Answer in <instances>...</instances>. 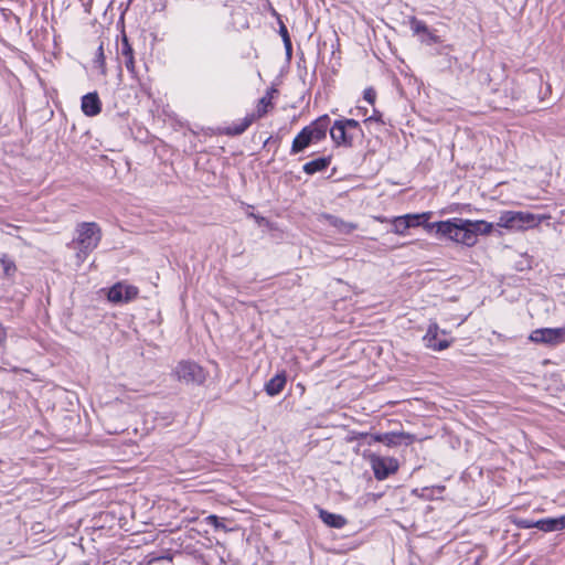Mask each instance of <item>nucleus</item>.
Here are the masks:
<instances>
[{"label": "nucleus", "mask_w": 565, "mask_h": 565, "mask_svg": "<svg viewBox=\"0 0 565 565\" xmlns=\"http://www.w3.org/2000/svg\"><path fill=\"white\" fill-rule=\"evenodd\" d=\"M205 522L207 524H211L215 527V530H223L225 532L228 531V529L225 526V524L220 520L218 516L214 515V514H211L209 516H206L205 519Z\"/></svg>", "instance_id": "26"}, {"label": "nucleus", "mask_w": 565, "mask_h": 565, "mask_svg": "<svg viewBox=\"0 0 565 565\" xmlns=\"http://www.w3.org/2000/svg\"><path fill=\"white\" fill-rule=\"evenodd\" d=\"M0 262L3 265V270L6 275H11V273L15 270L14 263L10 260L6 255H3L0 258Z\"/></svg>", "instance_id": "30"}, {"label": "nucleus", "mask_w": 565, "mask_h": 565, "mask_svg": "<svg viewBox=\"0 0 565 565\" xmlns=\"http://www.w3.org/2000/svg\"><path fill=\"white\" fill-rule=\"evenodd\" d=\"M363 97L369 104L373 105L375 103L376 92L374 88L367 87L363 93Z\"/></svg>", "instance_id": "32"}, {"label": "nucleus", "mask_w": 565, "mask_h": 565, "mask_svg": "<svg viewBox=\"0 0 565 565\" xmlns=\"http://www.w3.org/2000/svg\"><path fill=\"white\" fill-rule=\"evenodd\" d=\"M536 529L543 532L562 531L565 529V516L537 520Z\"/></svg>", "instance_id": "16"}, {"label": "nucleus", "mask_w": 565, "mask_h": 565, "mask_svg": "<svg viewBox=\"0 0 565 565\" xmlns=\"http://www.w3.org/2000/svg\"><path fill=\"white\" fill-rule=\"evenodd\" d=\"M404 440H408V443H412L413 438L411 435L405 433H385L383 434V444H385L388 447L398 446Z\"/></svg>", "instance_id": "23"}, {"label": "nucleus", "mask_w": 565, "mask_h": 565, "mask_svg": "<svg viewBox=\"0 0 565 565\" xmlns=\"http://www.w3.org/2000/svg\"><path fill=\"white\" fill-rule=\"evenodd\" d=\"M439 327L437 323H430L426 334L424 335V342L427 348L441 351L449 347L450 342L446 339H438Z\"/></svg>", "instance_id": "11"}, {"label": "nucleus", "mask_w": 565, "mask_h": 565, "mask_svg": "<svg viewBox=\"0 0 565 565\" xmlns=\"http://www.w3.org/2000/svg\"><path fill=\"white\" fill-rule=\"evenodd\" d=\"M82 110L89 117L100 113L102 106L97 93H88L82 97Z\"/></svg>", "instance_id": "14"}, {"label": "nucleus", "mask_w": 565, "mask_h": 565, "mask_svg": "<svg viewBox=\"0 0 565 565\" xmlns=\"http://www.w3.org/2000/svg\"><path fill=\"white\" fill-rule=\"evenodd\" d=\"M330 158L321 157L305 163L302 169L307 174H313L326 170L330 164Z\"/></svg>", "instance_id": "22"}, {"label": "nucleus", "mask_w": 565, "mask_h": 565, "mask_svg": "<svg viewBox=\"0 0 565 565\" xmlns=\"http://www.w3.org/2000/svg\"><path fill=\"white\" fill-rule=\"evenodd\" d=\"M95 55H96V58H95V62H94V67H96V68L104 67L105 55H104L103 43H100L99 46L97 47Z\"/></svg>", "instance_id": "27"}, {"label": "nucleus", "mask_w": 565, "mask_h": 565, "mask_svg": "<svg viewBox=\"0 0 565 565\" xmlns=\"http://www.w3.org/2000/svg\"><path fill=\"white\" fill-rule=\"evenodd\" d=\"M530 340L535 343L557 345L565 342V327L535 329L531 332Z\"/></svg>", "instance_id": "6"}, {"label": "nucleus", "mask_w": 565, "mask_h": 565, "mask_svg": "<svg viewBox=\"0 0 565 565\" xmlns=\"http://www.w3.org/2000/svg\"><path fill=\"white\" fill-rule=\"evenodd\" d=\"M138 288L125 282H117L107 292V299L113 303H127L138 296Z\"/></svg>", "instance_id": "7"}, {"label": "nucleus", "mask_w": 565, "mask_h": 565, "mask_svg": "<svg viewBox=\"0 0 565 565\" xmlns=\"http://www.w3.org/2000/svg\"><path fill=\"white\" fill-rule=\"evenodd\" d=\"M311 143H316L313 139H311V135L309 134V130L305 127L294 139L291 145V154L299 153L303 151L307 147H309Z\"/></svg>", "instance_id": "15"}, {"label": "nucleus", "mask_w": 565, "mask_h": 565, "mask_svg": "<svg viewBox=\"0 0 565 565\" xmlns=\"http://www.w3.org/2000/svg\"><path fill=\"white\" fill-rule=\"evenodd\" d=\"M255 121V118L249 114L245 116L243 119L233 122L228 127L225 128V134L227 136H238L242 135L247 128Z\"/></svg>", "instance_id": "18"}, {"label": "nucleus", "mask_w": 565, "mask_h": 565, "mask_svg": "<svg viewBox=\"0 0 565 565\" xmlns=\"http://www.w3.org/2000/svg\"><path fill=\"white\" fill-rule=\"evenodd\" d=\"M319 516L322 520V522L330 527L341 529L347 524V520L344 516L328 512L323 509L319 510Z\"/></svg>", "instance_id": "19"}, {"label": "nucleus", "mask_w": 565, "mask_h": 565, "mask_svg": "<svg viewBox=\"0 0 565 565\" xmlns=\"http://www.w3.org/2000/svg\"><path fill=\"white\" fill-rule=\"evenodd\" d=\"M544 216L523 211H504L500 214L497 226L510 231H523L539 225Z\"/></svg>", "instance_id": "3"}, {"label": "nucleus", "mask_w": 565, "mask_h": 565, "mask_svg": "<svg viewBox=\"0 0 565 565\" xmlns=\"http://www.w3.org/2000/svg\"><path fill=\"white\" fill-rule=\"evenodd\" d=\"M372 438H373V440H375L377 443H383V434L372 435Z\"/></svg>", "instance_id": "33"}, {"label": "nucleus", "mask_w": 565, "mask_h": 565, "mask_svg": "<svg viewBox=\"0 0 565 565\" xmlns=\"http://www.w3.org/2000/svg\"><path fill=\"white\" fill-rule=\"evenodd\" d=\"M174 375L186 384H202L205 381L204 370L192 361H181L177 364Z\"/></svg>", "instance_id": "4"}, {"label": "nucleus", "mask_w": 565, "mask_h": 565, "mask_svg": "<svg viewBox=\"0 0 565 565\" xmlns=\"http://www.w3.org/2000/svg\"><path fill=\"white\" fill-rule=\"evenodd\" d=\"M322 216L328 222V224L337 228L339 233L350 234L356 228V224L345 222L338 216L331 214H323Z\"/></svg>", "instance_id": "17"}, {"label": "nucleus", "mask_w": 565, "mask_h": 565, "mask_svg": "<svg viewBox=\"0 0 565 565\" xmlns=\"http://www.w3.org/2000/svg\"><path fill=\"white\" fill-rule=\"evenodd\" d=\"M350 132L361 131L360 124L355 119H340L339 120Z\"/></svg>", "instance_id": "28"}, {"label": "nucleus", "mask_w": 565, "mask_h": 565, "mask_svg": "<svg viewBox=\"0 0 565 565\" xmlns=\"http://www.w3.org/2000/svg\"><path fill=\"white\" fill-rule=\"evenodd\" d=\"M279 33L284 40L286 50L289 53L291 51V42H290L288 30H287L286 25L282 23H280Z\"/></svg>", "instance_id": "29"}, {"label": "nucleus", "mask_w": 565, "mask_h": 565, "mask_svg": "<svg viewBox=\"0 0 565 565\" xmlns=\"http://www.w3.org/2000/svg\"><path fill=\"white\" fill-rule=\"evenodd\" d=\"M512 523L518 529H532V527H536V521L531 520V519L513 518L512 519Z\"/></svg>", "instance_id": "25"}, {"label": "nucleus", "mask_w": 565, "mask_h": 565, "mask_svg": "<svg viewBox=\"0 0 565 565\" xmlns=\"http://www.w3.org/2000/svg\"><path fill=\"white\" fill-rule=\"evenodd\" d=\"M117 60L120 66H125L127 71H134V50L125 33L122 34L121 41L117 44Z\"/></svg>", "instance_id": "8"}, {"label": "nucleus", "mask_w": 565, "mask_h": 565, "mask_svg": "<svg viewBox=\"0 0 565 565\" xmlns=\"http://www.w3.org/2000/svg\"><path fill=\"white\" fill-rule=\"evenodd\" d=\"M370 462L377 480H384L398 470V461L393 457L371 455Z\"/></svg>", "instance_id": "5"}, {"label": "nucleus", "mask_w": 565, "mask_h": 565, "mask_svg": "<svg viewBox=\"0 0 565 565\" xmlns=\"http://www.w3.org/2000/svg\"><path fill=\"white\" fill-rule=\"evenodd\" d=\"M374 119V116H371L366 119V121H370V120H373Z\"/></svg>", "instance_id": "34"}, {"label": "nucleus", "mask_w": 565, "mask_h": 565, "mask_svg": "<svg viewBox=\"0 0 565 565\" xmlns=\"http://www.w3.org/2000/svg\"><path fill=\"white\" fill-rule=\"evenodd\" d=\"M286 384V375L285 373L276 374L273 379H270L266 385L265 391L269 396L278 395L285 387Z\"/></svg>", "instance_id": "20"}, {"label": "nucleus", "mask_w": 565, "mask_h": 565, "mask_svg": "<svg viewBox=\"0 0 565 565\" xmlns=\"http://www.w3.org/2000/svg\"><path fill=\"white\" fill-rule=\"evenodd\" d=\"M330 136L337 146H352L355 138L353 132H350L339 120H335L330 128Z\"/></svg>", "instance_id": "10"}, {"label": "nucleus", "mask_w": 565, "mask_h": 565, "mask_svg": "<svg viewBox=\"0 0 565 565\" xmlns=\"http://www.w3.org/2000/svg\"><path fill=\"white\" fill-rule=\"evenodd\" d=\"M409 227H414V223H409L405 215L393 220V232L396 234L403 235Z\"/></svg>", "instance_id": "24"}, {"label": "nucleus", "mask_w": 565, "mask_h": 565, "mask_svg": "<svg viewBox=\"0 0 565 565\" xmlns=\"http://www.w3.org/2000/svg\"><path fill=\"white\" fill-rule=\"evenodd\" d=\"M470 230L473 232V245L478 241V235H488L492 232L494 224L486 221H470Z\"/></svg>", "instance_id": "21"}, {"label": "nucleus", "mask_w": 565, "mask_h": 565, "mask_svg": "<svg viewBox=\"0 0 565 565\" xmlns=\"http://www.w3.org/2000/svg\"><path fill=\"white\" fill-rule=\"evenodd\" d=\"M277 93L278 90L273 86L266 90V94L258 100L255 111L250 114L255 120L263 118L273 109L274 105L271 100Z\"/></svg>", "instance_id": "13"}, {"label": "nucleus", "mask_w": 565, "mask_h": 565, "mask_svg": "<svg viewBox=\"0 0 565 565\" xmlns=\"http://www.w3.org/2000/svg\"><path fill=\"white\" fill-rule=\"evenodd\" d=\"M75 232L76 237L72 241V246L76 249L77 263L82 264L99 245L103 232L96 222L79 223L77 224Z\"/></svg>", "instance_id": "1"}, {"label": "nucleus", "mask_w": 565, "mask_h": 565, "mask_svg": "<svg viewBox=\"0 0 565 565\" xmlns=\"http://www.w3.org/2000/svg\"><path fill=\"white\" fill-rule=\"evenodd\" d=\"M469 220L454 217L447 221L435 222L428 225L436 234L455 243L473 246V232L468 226Z\"/></svg>", "instance_id": "2"}, {"label": "nucleus", "mask_w": 565, "mask_h": 565, "mask_svg": "<svg viewBox=\"0 0 565 565\" xmlns=\"http://www.w3.org/2000/svg\"><path fill=\"white\" fill-rule=\"evenodd\" d=\"M409 25L414 34L422 35V42L426 44H437L441 42L439 36L431 32L427 24L424 21L418 20L416 17H412L409 19Z\"/></svg>", "instance_id": "9"}, {"label": "nucleus", "mask_w": 565, "mask_h": 565, "mask_svg": "<svg viewBox=\"0 0 565 565\" xmlns=\"http://www.w3.org/2000/svg\"><path fill=\"white\" fill-rule=\"evenodd\" d=\"M427 217H428L427 213H423V214H406L405 215V218H407V221L409 223H414V227L420 225V220L422 218H427Z\"/></svg>", "instance_id": "31"}, {"label": "nucleus", "mask_w": 565, "mask_h": 565, "mask_svg": "<svg viewBox=\"0 0 565 565\" xmlns=\"http://www.w3.org/2000/svg\"><path fill=\"white\" fill-rule=\"evenodd\" d=\"M311 135V139L316 142L326 138L327 131L330 128V118L328 115L320 116L318 119L312 121L309 126H306Z\"/></svg>", "instance_id": "12"}]
</instances>
